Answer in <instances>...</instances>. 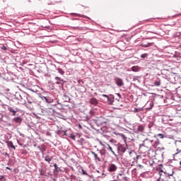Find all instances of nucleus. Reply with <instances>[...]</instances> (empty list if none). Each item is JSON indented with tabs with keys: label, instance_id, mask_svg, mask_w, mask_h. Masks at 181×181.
<instances>
[{
	"label": "nucleus",
	"instance_id": "f257e3e1",
	"mask_svg": "<svg viewBox=\"0 0 181 181\" xmlns=\"http://www.w3.org/2000/svg\"><path fill=\"white\" fill-rule=\"evenodd\" d=\"M25 95H26V92L16 93L15 97H16V100H18V101L22 103L23 105L28 107V103H26V100H25Z\"/></svg>",
	"mask_w": 181,
	"mask_h": 181
},
{
	"label": "nucleus",
	"instance_id": "f03ea898",
	"mask_svg": "<svg viewBox=\"0 0 181 181\" xmlns=\"http://www.w3.org/2000/svg\"><path fill=\"white\" fill-rule=\"evenodd\" d=\"M11 121V117L8 115V114H4L0 117V122H4V124H7L8 127H12V124L9 123Z\"/></svg>",
	"mask_w": 181,
	"mask_h": 181
},
{
	"label": "nucleus",
	"instance_id": "7ed1b4c3",
	"mask_svg": "<svg viewBox=\"0 0 181 181\" xmlns=\"http://www.w3.org/2000/svg\"><path fill=\"white\" fill-rule=\"evenodd\" d=\"M25 98H26L28 103V104L27 103V105H28L27 108H30V110H32V108H33V105H35V104H36V102L28 93H26Z\"/></svg>",
	"mask_w": 181,
	"mask_h": 181
},
{
	"label": "nucleus",
	"instance_id": "20e7f679",
	"mask_svg": "<svg viewBox=\"0 0 181 181\" xmlns=\"http://www.w3.org/2000/svg\"><path fill=\"white\" fill-rule=\"evenodd\" d=\"M145 141H148L153 148H158V145L160 144L159 139H158L156 136H154L152 139H146Z\"/></svg>",
	"mask_w": 181,
	"mask_h": 181
},
{
	"label": "nucleus",
	"instance_id": "39448f33",
	"mask_svg": "<svg viewBox=\"0 0 181 181\" xmlns=\"http://www.w3.org/2000/svg\"><path fill=\"white\" fill-rule=\"evenodd\" d=\"M7 110L10 114H12L13 117H16V112H20L21 109L18 108L17 107L14 106H8Z\"/></svg>",
	"mask_w": 181,
	"mask_h": 181
},
{
	"label": "nucleus",
	"instance_id": "423d86ee",
	"mask_svg": "<svg viewBox=\"0 0 181 181\" xmlns=\"http://www.w3.org/2000/svg\"><path fill=\"white\" fill-rule=\"evenodd\" d=\"M144 131H145V127L142 124H137L134 127L135 134H139L140 132H144Z\"/></svg>",
	"mask_w": 181,
	"mask_h": 181
},
{
	"label": "nucleus",
	"instance_id": "0eeeda50",
	"mask_svg": "<svg viewBox=\"0 0 181 181\" xmlns=\"http://www.w3.org/2000/svg\"><path fill=\"white\" fill-rule=\"evenodd\" d=\"M127 149H128V148H125V146L122 144H120L117 146V151H118L119 153H122V155L125 153V152H127V151H128Z\"/></svg>",
	"mask_w": 181,
	"mask_h": 181
},
{
	"label": "nucleus",
	"instance_id": "6e6552de",
	"mask_svg": "<svg viewBox=\"0 0 181 181\" xmlns=\"http://www.w3.org/2000/svg\"><path fill=\"white\" fill-rule=\"evenodd\" d=\"M114 81L118 87H122V86H124V81H122V78L115 77Z\"/></svg>",
	"mask_w": 181,
	"mask_h": 181
},
{
	"label": "nucleus",
	"instance_id": "1a4fd4ad",
	"mask_svg": "<svg viewBox=\"0 0 181 181\" xmlns=\"http://www.w3.org/2000/svg\"><path fill=\"white\" fill-rule=\"evenodd\" d=\"M55 134L57 135H59V136H61V138H64V136H67V131L64 130H57L55 132Z\"/></svg>",
	"mask_w": 181,
	"mask_h": 181
},
{
	"label": "nucleus",
	"instance_id": "9d476101",
	"mask_svg": "<svg viewBox=\"0 0 181 181\" xmlns=\"http://www.w3.org/2000/svg\"><path fill=\"white\" fill-rule=\"evenodd\" d=\"M40 97L42 101H45V103H47V104H51V103H53L52 99L49 97L43 96L42 95H40Z\"/></svg>",
	"mask_w": 181,
	"mask_h": 181
},
{
	"label": "nucleus",
	"instance_id": "9b49d317",
	"mask_svg": "<svg viewBox=\"0 0 181 181\" xmlns=\"http://www.w3.org/2000/svg\"><path fill=\"white\" fill-rule=\"evenodd\" d=\"M160 172H162V173H164V175L166 177L173 176V175L175 174V170H173V168H172V170L170 173H168V170L163 171V170H160Z\"/></svg>",
	"mask_w": 181,
	"mask_h": 181
},
{
	"label": "nucleus",
	"instance_id": "f8f14e48",
	"mask_svg": "<svg viewBox=\"0 0 181 181\" xmlns=\"http://www.w3.org/2000/svg\"><path fill=\"white\" fill-rule=\"evenodd\" d=\"M117 169V167L115 164H110L109 167H108V172H115Z\"/></svg>",
	"mask_w": 181,
	"mask_h": 181
},
{
	"label": "nucleus",
	"instance_id": "ddd939ff",
	"mask_svg": "<svg viewBox=\"0 0 181 181\" xmlns=\"http://www.w3.org/2000/svg\"><path fill=\"white\" fill-rule=\"evenodd\" d=\"M42 158L45 159V162H47L48 163H50V162H52V159H53L52 157L45 154L42 155Z\"/></svg>",
	"mask_w": 181,
	"mask_h": 181
},
{
	"label": "nucleus",
	"instance_id": "4468645a",
	"mask_svg": "<svg viewBox=\"0 0 181 181\" xmlns=\"http://www.w3.org/2000/svg\"><path fill=\"white\" fill-rule=\"evenodd\" d=\"M37 149L40 151L42 155H45V152L46 151V146L45 144H42L41 146H37Z\"/></svg>",
	"mask_w": 181,
	"mask_h": 181
},
{
	"label": "nucleus",
	"instance_id": "2eb2a0df",
	"mask_svg": "<svg viewBox=\"0 0 181 181\" xmlns=\"http://www.w3.org/2000/svg\"><path fill=\"white\" fill-rule=\"evenodd\" d=\"M115 100V98L114 97V95H110L109 98H107V101L109 103L110 105H112L114 104V100Z\"/></svg>",
	"mask_w": 181,
	"mask_h": 181
},
{
	"label": "nucleus",
	"instance_id": "dca6fc26",
	"mask_svg": "<svg viewBox=\"0 0 181 181\" xmlns=\"http://www.w3.org/2000/svg\"><path fill=\"white\" fill-rule=\"evenodd\" d=\"M153 45H155V43L153 42H146L145 43V42H143L141 44V47H151V46H153Z\"/></svg>",
	"mask_w": 181,
	"mask_h": 181
},
{
	"label": "nucleus",
	"instance_id": "f3484780",
	"mask_svg": "<svg viewBox=\"0 0 181 181\" xmlns=\"http://www.w3.org/2000/svg\"><path fill=\"white\" fill-rule=\"evenodd\" d=\"M12 122H15V124H21L22 118H21V117H16L13 118Z\"/></svg>",
	"mask_w": 181,
	"mask_h": 181
},
{
	"label": "nucleus",
	"instance_id": "a211bd4d",
	"mask_svg": "<svg viewBox=\"0 0 181 181\" xmlns=\"http://www.w3.org/2000/svg\"><path fill=\"white\" fill-rule=\"evenodd\" d=\"M89 103L92 105H97V104H98V100L95 98H93L90 99Z\"/></svg>",
	"mask_w": 181,
	"mask_h": 181
},
{
	"label": "nucleus",
	"instance_id": "6ab92c4d",
	"mask_svg": "<svg viewBox=\"0 0 181 181\" xmlns=\"http://www.w3.org/2000/svg\"><path fill=\"white\" fill-rule=\"evenodd\" d=\"M6 144H7L8 148H12L13 149H14V151L16 149L12 141H7Z\"/></svg>",
	"mask_w": 181,
	"mask_h": 181
},
{
	"label": "nucleus",
	"instance_id": "aec40b11",
	"mask_svg": "<svg viewBox=\"0 0 181 181\" xmlns=\"http://www.w3.org/2000/svg\"><path fill=\"white\" fill-rule=\"evenodd\" d=\"M98 124H99V125H107V120L100 118L98 120Z\"/></svg>",
	"mask_w": 181,
	"mask_h": 181
},
{
	"label": "nucleus",
	"instance_id": "412c9836",
	"mask_svg": "<svg viewBox=\"0 0 181 181\" xmlns=\"http://www.w3.org/2000/svg\"><path fill=\"white\" fill-rule=\"evenodd\" d=\"M141 67L139 66H134L132 67V71H134L135 73H138V71H141Z\"/></svg>",
	"mask_w": 181,
	"mask_h": 181
},
{
	"label": "nucleus",
	"instance_id": "4be33fe9",
	"mask_svg": "<svg viewBox=\"0 0 181 181\" xmlns=\"http://www.w3.org/2000/svg\"><path fill=\"white\" fill-rule=\"evenodd\" d=\"M146 106H147L146 110H152V108H153V101L148 102L146 103Z\"/></svg>",
	"mask_w": 181,
	"mask_h": 181
},
{
	"label": "nucleus",
	"instance_id": "5701e85b",
	"mask_svg": "<svg viewBox=\"0 0 181 181\" xmlns=\"http://www.w3.org/2000/svg\"><path fill=\"white\" fill-rule=\"evenodd\" d=\"M119 176H122V174H119V173L117 174V178L119 181H122V180L128 181L129 180V178L127 177H122V178H120Z\"/></svg>",
	"mask_w": 181,
	"mask_h": 181
},
{
	"label": "nucleus",
	"instance_id": "b1692460",
	"mask_svg": "<svg viewBox=\"0 0 181 181\" xmlns=\"http://www.w3.org/2000/svg\"><path fill=\"white\" fill-rule=\"evenodd\" d=\"M90 153L92 155H93L95 158V160H97L98 162H101V159L100 158V157H98V156L97 155V153H95V152L90 151Z\"/></svg>",
	"mask_w": 181,
	"mask_h": 181
},
{
	"label": "nucleus",
	"instance_id": "393cba45",
	"mask_svg": "<svg viewBox=\"0 0 181 181\" xmlns=\"http://www.w3.org/2000/svg\"><path fill=\"white\" fill-rule=\"evenodd\" d=\"M71 15H74L75 16H78V18H86L87 19H90V18H88L86 16L81 15V14H78V13H71Z\"/></svg>",
	"mask_w": 181,
	"mask_h": 181
},
{
	"label": "nucleus",
	"instance_id": "a878e982",
	"mask_svg": "<svg viewBox=\"0 0 181 181\" xmlns=\"http://www.w3.org/2000/svg\"><path fill=\"white\" fill-rule=\"evenodd\" d=\"M55 80H56V84H62V83L63 82V80H62V78H60V77L59 76H56Z\"/></svg>",
	"mask_w": 181,
	"mask_h": 181
},
{
	"label": "nucleus",
	"instance_id": "bb28decb",
	"mask_svg": "<svg viewBox=\"0 0 181 181\" xmlns=\"http://www.w3.org/2000/svg\"><path fill=\"white\" fill-rule=\"evenodd\" d=\"M56 70H57L58 73H59V74H61L62 76L64 74V71H63L62 68H56Z\"/></svg>",
	"mask_w": 181,
	"mask_h": 181
},
{
	"label": "nucleus",
	"instance_id": "cd10ccee",
	"mask_svg": "<svg viewBox=\"0 0 181 181\" xmlns=\"http://www.w3.org/2000/svg\"><path fill=\"white\" fill-rule=\"evenodd\" d=\"M81 170L82 175H85L86 176H90L88 175V173H87V171L84 170V168H83V167H81Z\"/></svg>",
	"mask_w": 181,
	"mask_h": 181
},
{
	"label": "nucleus",
	"instance_id": "c85d7f7f",
	"mask_svg": "<svg viewBox=\"0 0 181 181\" xmlns=\"http://www.w3.org/2000/svg\"><path fill=\"white\" fill-rule=\"evenodd\" d=\"M145 140L143 141L141 144H139V149H142L143 148H146V146H145Z\"/></svg>",
	"mask_w": 181,
	"mask_h": 181
},
{
	"label": "nucleus",
	"instance_id": "c756f323",
	"mask_svg": "<svg viewBox=\"0 0 181 181\" xmlns=\"http://www.w3.org/2000/svg\"><path fill=\"white\" fill-rule=\"evenodd\" d=\"M154 86H156V87H159V86H160V80L156 81L154 82Z\"/></svg>",
	"mask_w": 181,
	"mask_h": 181
},
{
	"label": "nucleus",
	"instance_id": "7c9ffc66",
	"mask_svg": "<svg viewBox=\"0 0 181 181\" xmlns=\"http://www.w3.org/2000/svg\"><path fill=\"white\" fill-rule=\"evenodd\" d=\"M158 136L159 138H160V139H163V138H165V135L163 134H158L156 135V137L158 138Z\"/></svg>",
	"mask_w": 181,
	"mask_h": 181
},
{
	"label": "nucleus",
	"instance_id": "2f4dec72",
	"mask_svg": "<svg viewBox=\"0 0 181 181\" xmlns=\"http://www.w3.org/2000/svg\"><path fill=\"white\" fill-rule=\"evenodd\" d=\"M41 112L40 113V115H46V110L44 109H40Z\"/></svg>",
	"mask_w": 181,
	"mask_h": 181
},
{
	"label": "nucleus",
	"instance_id": "473e14b6",
	"mask_svg": "<svg viewBox=\"0 0 181 181\" xmlns=\"http://www.w3.org/2000/svg\"><path fill=\"white\" fill-rule=\"evenodd\" d=\"M69 138H71V139H73L74 141H75L76 135H74V134H69Z\"/></svg>",
	"mask_w": 181,
	"mask_h": 181
},
{
	"label": "nucleus",
	"instance_id": "72a5a7b5",
	"mask_svg": "<svg viewBox=\"0 0 181 181\" xmlns=\"http://www.w3.org/2000/svg\"><path fill=\"white\" fill-rule=\"evenodd\" d=\"M141 59H146V57H148V54L145 53V54H142L141 55Z\"/></svg>",
	"mask_w": 181,
	"mask_h": 181
},
{
	"label": "nucleus",
	"instance_id": "f704fd0d",
	"mask_svg": "<svg viewBox=\"0 0 181 181\" xmlns=\"http://www.w3.org/2000/svg\"><path fill=\"white\" fill-rule=\"evenodd\" d=\"M64 98H65L66 101H70V98L67 95H64Z\"/></svg>",
	"mask_w": 181,
	"mask_h": 181
},
{
	"label": "nucleus",
	"instance_id": "c9c22d12",
	"mask_svg": "<svg viewBox=\"0 0 181 181\" xmlns=\"http://www.w3.org/2000/svg\"><path fill=\"white\" fill-rule=\"evenodd\" d=\"M118 135H119V136L123 138V139H127V137L125 136V134H118Z\"/></svg>",
	"mask_w": 181,
	"mask_h": 181
},
{
	"label": "nucleus",
	"instance_id": "e433bc0d",
	"mask_svg": "<svg viewBox=\"0 0 181 181\" xmlns=\"http://www.w3.org/2000/svg\"><path fill=\"white\" fill-rule=\"evenodd\" d=\"M54 167L55 168V170H60V168L57 167V164L54 163Z\"/></svg>",
	"mask_w": 181,
	"mask_h": 181
},
{
	"label": "nucleus",
	"instance_id": "4c0bfd02",
	"mask_svg": "<svg viewBox=\"0 0 181 181\" xmlns=\"http://www.w3.org/2000/svg\"><path fill=\"white\" fill-rule=\"evenodd\" d=\"M175 110L176 111H181V106L180 105L176 106Z\"/></svg>",
	"mask_w": 181,
	"mask_h": 181
},
{
	"label": "nucleus",
	"instance_id": "58836bf2",
	"mask_svg": "<svg viewBox=\"0 0 181 181\" xmlns=\"http://www.w3.org/2000/svg\"><path fill=\"white\" fill-rule=\"evenodd\" d=\"M126 153H128L131 156L132 151H131L129 148H127V151H126Z\"/></svg>",
	"mask_w": 181,
	"mask_h": 181
},
{
	"label": "nucleus",
	"instance_id": "ea45409f",
	"mask_svg": "<svg viewBox=\"0 0 181 181\" xmlns=\"http://www.w3.org/2000/svg\"><path fill=\"white\" fill-rule=\"evenodd\" d=\"M141 111V108H134V112H139Z\"/></svg>",
	"mask_w": 181,
	"mask_h": 181
},
{
	"label": "nucleus",
	"instance_id": "a19ab883",
	"mask_svg": "<svg viewBox=\"0 0 181 181\" xmlns=\"http://www.w3.org/2000/svg\"><path fill=\"white\" fill-rule=\"evenodd\" d=\"M39 172H40V176H45V174H43V172H42V169H40V170H39Z\"/></svg>",
	"mask_w": 181,
	"mask_h": 181
},
{
	"label": "nucleus",
	"instance_id": "79ce46f5",
	"mask_svg": "<svg viewBox=\"0 0 181 181\" xmlns=\"http://www.w3.org/2000/svg\"><path fill=\"white\" fill-rule=\"evenodd\" d=\"M1 49H2V50H8V48H6V47L5 45H3V46L1 47Z\"/></svg>",
	"mask_w": 181,
	"mask_h": 181
},
{
	"label": "nucleus",
	"instance_id": "37998d69",
	"mask_svg": "<svg viewBox=\"0 0 181 181\" xmlns=\"http://www.w3.org/2000/svg\"><path fill=\"white\" fill-rule=\"evenodd\" d=\"M102 97H105V98H107V100H108L110 96H108L107 95H105V94H103Z\"/></svg>",
	"mask_w": 181,
	"mask_h": 181
},
{
	"label": "nucleus",
	"instance_id": "c03bdc74",
	"mask_svg": "<svg viewBox=\"0 0 181 181\" xmlns=\"http://www.w3.org/2000/svg\"><path fill=\"white\" fill-rule=\"evenodd\" d=\"M78 84H83V81L82 80H78Z\"/></svg>",
	"mask_w": 181,
	"mask_h": 181
},
{
	"label": "nucleus",
	"instance_id": "a18cd8bd",
	"mask_svg": "<svg viewBox=\"0 0 181 181\" xmlns=\"http://www.w3.org/2000/svg\"><path fill=\"white\" fill-rule=\"evenodd\" d=\"M153 124V123H149L148 124V128H152Z\"/></svg>",
	"mask_w": 181,
	"mask_h": 181
},
{
	"label": "nucleus",
	"instance_id": "49530a36",
	"mask_svg": "<svg viewBox=\"0 0 181 181\" xmlns=\"http://www.w3.org/2000/svg\"><path fill=\"white\" fill-rule=\"evenodd\" d=\"M108 146H109V151H110V152H112V147L110 146V145H109Z\"/></svg>",
	"mask_w": 181,
	"mask_h": 181
},
{
	"label": "nucleus",
	"instance_id": "de8ad7c7",
	"mask_svg": "<svg viewBox=\"0 0 181 181\" xmlns=\"http://www.w3.org/2000/svg\"><path fill=\"white\" fill-rule=\"evenodd\" d=\"M4 112L3 111H0V117H2V115H4Z\"/></svg>",
	"mask_w": 181,
	"mask_h": 181
},
{
	"label": "nucleus",
	"instance_id": "09e8293b",
	"mask_svg": "<svg viewBox=\"0 0 181 181\" xmlns=\"http://www.w3.org/2000/svg\"><path fill=\"white\" fill-rule=\"evenodd\" d=\"M4 180V175H0V180Z\"/></svg>",
	"mask_w": 181,
	"mask_h": 181
},
{
	"label": "nucleus",
	"instance_id": "8fccbe9b",
	"mask_svg": "<svg viewBox=\"0 0 181 181\" xmlns=\"http://www.w3.org/2000/svg\"><path fill=\"white\" fill-rule=\"evenodd\" d=\"M116 95H117L119 97V98H121V94L119 93H116Z\"/></svg>",
	"mask_w": 181,
	"mask_h": 181
},
{
	"label": "nucleus",
	"instance_id": "3c124183",
	"mask_svg": "<svg viewBox=\"0 0 181 181\" xmlns=\"http://www.w3.org/2000/svg\"><path fill=\"white\" fill-rule=\"evenodd\" d=\"M111 152L115 156H117V154H115V152H114V151H112Z\"/></svg>",
	"mask_w": 181,
	"mask_h": 181
},
{
	"label": "nucleus",
	"instance_id": "603ef678",
	"mask_svg": "<svg viewBox=\"0 0 181 181\" xmlns=\"http://www.w3.org/2000/svg\"><path fill=\"white\" fill-rule=\"evenodd\" d=\"M90 115H93L94 114V112H93L92 110L90 111Z\"/></svg>",
	"mask_w": 181,
	"mask_h": 181
},
{
	"label": "nucleus",
	"instance_id": "864d4df0",
	"mask_svg": "<svg viewBox=\"0 0 181 181\" xmlns=\"http://www.w3.org/2000/svg\"><path fill=\"white\" fill-rule=\"evenodd\" d=\"M117 101H119V100H121V98H118L115 99Z\"/></svg>",
	"mask_w": 181,
	"mask_h": 181
},
{
	"label": "nucleus",
	"instance_id": "5fc2aeb1",
	"mask_svg": "<svg viewBox=\"0 0 181 181\" xmlns=\"http://www.w3.org/2000/svg\"><path fill=\"white\" fill-rule=\"evenodd\" d=\"M102 177H105V174L103 173L102 174Z\"/></svg>",
	"mask_w": 181,
	"mask_h": 181
},
{
	"label": "nucleus",
	"instance_id": "6e6d98bb",
	"mask_svg": "<svg viewBox=\"0 0 181 181\" xmlns=\"http://www.w3.org/2000/svg\"><path fill=\"white\" fill-rule=\"evenodd\" d=\"M72 21H78V18H72Z\"/></svg>",
	"mask_w": 181,
	"mask_h": 181
},
{
	"label": "nucleus",
	"instance_id": "4d7b16f0",
	"mask_svg": "<svg viewBox=\"0 0 181 181\" xmlns=\"http://www.w3.org/2000/svg\"><path fill=\"white\" fill-rule=\"evenodd\" d=\"M6 169H8V170H11V168L6 167Z\"/></svg>",
	"mask_w": 181,
	"mask_h": 181
},
{
	"label": "nucleus",
	"instance_id": "13d9d810",
	"mask_svg": "<svg viewBox=\"0 0 181 181\" xmlns=\"http://www.w3.org/2000/svg\"><path fill=\"white\" fill-rule=\"evenodd\" d=\"M149 33H155V32H153V31H149Z\"/></svg>",
	"mask_w": 181,
	"mask_h": 181
},
{
	"label": "nucleus",
	"instance_id": "bf43d9fd",
	"mask_svg": "<svg viewBox=\"0 0 181 181\" xmlns=\"http://www.w3.org/2000/svg\"><path fill=\"white\" fill-rule=\"evenodd\" d=\"M139 168H144L141 165H139Z\"/></svg>",
	"mask_w": 181,
	"mask_h": 181
},
{
	"label": "nucleus",
	"instance_id": "052dcab7",
	"mask_svg": "<svg viewBox=\"0 0 181 181\" xmlns=\"http://www.w3.org/2000/svg\"><path fill=\"white\" fill-rule=\"evenodd\" d=\"M78 127H79V128H81V124H79V125H78Z\"/></svg>",
	"mask_w": 181,
	"mask_h": 181
},
{
	"label": "nucleus",
	"instance_id": "680f3d73",
	"mask_svg": "<svg viewBox=\"0 0 181 181\" xmlns=\"http://www.w3.org/2000/svg\"><path fill=\"white\" fill-rule=\"evenodd\" d=\"M36 146H37L36 144H34V147L36 148Z\"/></svg>",
	"mask_w": 181,
	"mask_h": 181
},
{
	"label": "nucleus",
	"instance_id": "e2e57ef3",
	"mask_svg": "<svg viewBox=\"0 0 181 181\" xmlns=\"http://www.w3.org/2000/svg\"><path fill=\"white\" fill-rule=\"evenodd\" d=\"M30 91L35 92V90H33V89H30Z\"/></svg>",
	"mask_w": 181,
	"mask_h": 181
},
{
	"label": "nucleus",
	"instance_id": "0e129e2a",
	"mask_svg": "<svg viewBox=\"0 0 181 181\" xmlns=\"http://www.w3.org/2000/svg\"><path fill=\"white\" fill-rule=\"evenodd\" d=\"M110 181H117V180H110Z\"/></svg>",
	"mask_w": 181,
	"mask_h": 181
},
{
	"label": "nucleus",
	"instance_id": "69168bd1",
	"mask_svg": "<svg viewBox=\"0 0 181 181\" xmlns=\"http://www.w3.org/2000/svg\"><path fill=\"white\" fill-rule=\"evenodd\" d=\"M48 5H52V4L49 3Z\"/></svg>",
	"mask_w": 181,
	"mask_h": 181
},
{
	"label": "nucleus",
	"instance_id": "338daca9",
	"mask_svg": "<svg viewBox=\"0 0 181 181\" xmlns=\"http://www.w3.org/2000/svg\"><path fill=\"white\" fill-rule=\"evenodd\" d=\"M140 23H143L142 21H140Z\"/></svg>",
	"mask_w": 181,
	"mask_h": 181
},
{
	"label": "nucleus",
	"instance_id": "774afa93",
	"mask_svg": "<svg viewBox=\"0 0 181 181\" xmlns=\"http://www.w3.org/2000/svg\"><path fill=\"white\" fill-rule=\"evenodd\" d=\"M180 165H181V161L180 162Z\"/></svg>",
	"mask_w": 181,
	"mask_h": 181
}]
</instances>
